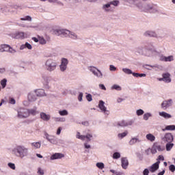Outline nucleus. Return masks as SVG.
Instances as JSON below:
<instances>
[{
  "instance_id": "nucleus-48",
  "label": "nucleus",
  "mask_w": 175,
  "mask_h": 175,
  "mask_svg": "<svg viewBox=\"0 0 175 175\" xmlns=\"http://www.w3.org/2000/svg\"><path fill=\"white\" fill-rule=\"evenodd\" d=\"M151 47H152V50H157L155 49V46H154V42H149L145 46V49L146 48V49H151Z\"/></svg>"
},
{
  "instance_id": "nucleus-21",
  "label": "nucleus",
  "mask_w": 175,
  "mask_h": 175,
  "mask_svg": "<svg viewBox=\"0 0 175 175\" xmlns=\"http://www.w3.org/2000/svg\"><path fill=\"white\" fill-rule=\"evenodd\" d=\"M65 155L62 153H55L52 154L50 157L51 161H55V159H62Z\"/></svg>"
},
{
  "instance_id": "nucleus-52",
  "label": "nucleus",
  "mask_w": 175,
  "mask_h": 175,
  "mask_svg": "<svg viewBox=\"0 0 175 175\" xmlns=\"http://www.w3.org/2000/svg\"><path fill=\"white\" fill-rule=\"evenodd\" d=\"M37 174L44 175V170L40 167H38L37 169Z\"/></svg>"
},
{
  "instance_id": "nucleus-31",
  "label": "nucleus",
  "mask_w": 175,
  "mask_h": 175,
  "mask_svg": "<svg viewBox=\"0 0 175 175\" xmlns=\"http://www.w3.org/2000/svg\"><path fill=\"white\" fill-rule=\"evenodd\" d=\"M5 53H10V54H16L17 53V51L16 49H13V47L10 46V45L7 44Z\"/></svg>"
},
{
  "instance_id": "nucleus-49",
  "label": "nucleus",
  "mask_w": 175,
  "mask_h": 175,
  "mask_svg": "<svg viewBox=\"0 0 175 175\" xmlns=\"http://www.w3.org/2000/svg\"><path fill=\"white\" fill-rule=\"evenodd\" d=\"M112 158H113V159H120V158H121V153H120L118 152H114Z\"/></svg>"
},
{
  "instance_id": "nucleus-25",
  "label": "nucleus",
  "mask_w": 175,
  "mask_h": 175,
  "mask_svg": "<svg viewBox=\"0 0 175 175\" xmlns=\"http://www.w3.org/2000/svg\"><path fill=\"white\" fill-rule=\"evenodd\" d=\"M111 5H110V3H107L106 4L103 5L102 6V10H103V12H105V13H109L110 12H111Z\"/></svg>"
},
{
  "instance_id": "nucleus-17",
  "label": "nucleus",
  "mask_w": 175,
  "mask_h": 175,
  "mask_svg": "<svg viewBox=\"0 0 175 175\" xmlns=\"http://www.w3.org/2000/svg\"><path fill=\"white\" fill-rule=\"evenodd\" d=\"M154 53H158L157 50L152 49V48L146 49H144V55L145 57H152L154 54Z\"/></svg>"
},
{
  "instance_id": "nucleus-43",
  "label": "nucleus",
  "mask_w": 175,
  "mask_h": 175,
  "mask_svg": "<svg viewBox=\"0 0 175 175\" xmlns=\"http://www.w3.org/2000/svg\"><path fill=\"white\" fill-rule=\"evenodd\" d=\"M109 5L111 6H115L116 8H117V6H118V5H120V1L118 0H113L111 1H109Z\"/></svg>"
},
{
  "instance_id": "nucleus-47",
  "label": "nucleus",
  "mask_w": 175,
  "mask_h": 175,
  "mask_svg": "<svg viewBox=\"0 0 175 175\" xmlns=\"http://www.w3.org/2000/svg\"><path fill=\"white\" fill-rule=\"evenodd\" d=\"M133 76L134 77H146L147 76L145 73H137V72H134L133 73Z\"/></svg>"
},
{
  "instance_id": "nucleus-45",
  "label": "nucleus",
  "mask_w": 175,
  "mask_h": 175,
  "mask_svg": "<svg viewBox=\"0 0 175 175\" xmlns=\"http://www.w3.org/2000/svg\"><path fill=\"white\" fill-rule=\"evenodd\" d=\"M111 90H116V91H121L122 88H121L119 85L114 84L111 87Z\"/></svg>"
},
{
  "instance_id": "nucleus-57",
  "label": "nucleus",
  "mask_w": 175,
  "mask_h": 175,
  "mask_svg": "<svg viewBox=\"0 0 175 175\" xmlns=\"http://www.w3.org/2000/svg\"><path fill=\"white\" fill-rule=\"evenodd\" d=\"M96 165L100 170H102V169H105V164L103 163H96Z\"/></svg>"
},
{
  "instance_id": "nucleus-4",
  "label": "nucleus",
  "mask_w": 175,
  "mask_h": 175,
  "mask_svg": "<svg viewBox=\"0 0 175 175\" xmlns=\"http://www.w3.org/2000/svg\"><path fill=\"white\" fill-rule=\"evenodd\" d=\"M57 66H58V64L53 59H48L45 62V69L48 72H54L57 69Z\"/></svg>"
},
{
  "instance_id": "nucleus-41",
  "label": "nucleus",
  "mask_w": 175,
  "mask_h": 175,
  "mask_svg": "<svg viewBox=\"0 0 175 175\" xmlns=\"http://www.w3.org/2000/svg\"><path fill=\"white\" fill-rule=\"evenodd\" d=\"M122 70L124 72V73H125V75H133V73H135L132 71V70L126 68H122Z\"/></svg>"
},
{
  "instance_id": "nucleus-51",
  "label": "nucleus",
  "mask_w": 175,
  "mask_h": 175,
  "mask_svg": "<svg viewBox=\"0 0 175 175\" xmlns=\"http://www.w3.org/2000/svg\"><path fill=\"white\" fill-rule=\"evenodd\" d=\"M59 116H68V114H69V112H68V110L64 109V110L59 111Z\"/></svg>"
},
{
  "instance_id": "nucleus-22",
  "label": "nucleus",
  "mask_w": 175,
  "mask_h": 175,
  "mask_svg": "<svg viewBox=\"0 0 175 175\" xmlns=\"http://www.w3.org/2000/svg\"><path fill=\"white\" fill-rule=\"evenodd\" d=\"M85 132V139H86L87 142H91L94 139V134L90 130H86Z\"/></svg>"
},
{
  "instance_id": "nucleus-29",
  "label": "nucleus",
  "mask_w": 175,
  "mask_h": 175,
  "mask_svg": "<svg viewBox=\"0 0 175 175\" xmlns=\"http://www.w3.org/2000/svg\"><path fill=\"white\" fill-rule=\"evenodd\" d=\"M145 36H149L150 38H157V33L154 31H147L144 33Z\"/></svg>"
},
{
  "instance_id": "nucleus-53",
  "label": "nucleus",
  "mask_w": 175,
  "mask_h": 175,
  "mask_svg": "<svg viewBox=\"0 0 175 175\" xmlns=\"http://www.w3.org/2000/svg\"><path fill=\"white\" fill-rule=\"evenodd\" d=\"M21 21H32V17L30 16H26L21 18Z\"/></svg>"
},
{
  "instance_id": "nucleus-26",
  "label": "nucleus",
  "mask_w": 175,
  "mask_h": 175,
  "mask_svg": "<svg viewBox=\"0 0 175 175\" xmlns=\"http://www.w3.org/2000/svg\"><path fill=\"white\" fill-rule=\"evenodd\" d=\"M34 91L37 96H40V98L46 96V92H44V90L43 89L34 90Z\"/></svg>"
},
{
  "instance_id": "nucleus-34",
  "label": "nucleus",
  "mask_w": 175,
  "mask_h": 175,
  "mask_svg": "<svg viewBox=\"0 0 175 175\" xmlns=\"http://www.w3.org/2000/svg\"><path fill=\"white\" fill-rule=\"evenodd\" d=\"M146 138L148 140V142H154L155 140V135L152 133H148L146 135Z\"/></svg>"
},
{
  "instance_id": "nucleus-58",
  "label": "nucleus",
  "mask_w": 175,
  "mask_h": 175,
  "mask_svg": "<svg viewBox=\"0 0 175 175\" xmlns=\"http://www.w3.org/2000/svg\"><path fill=\"white\" fill-rule=\"evenodd\" d=\"M8 167H10V169H12V170H16V165L14 163H8Z\"/></svg>"
},
{
  "instance_id": "nucleus-20",
  "label": "nucleus",
  "mask_w": 175,
  "mask_h": 175,
  "mask_svg": "<svg viewBox=\"0 0 175 175\" xmlns=\"http://www.w3.org/2000/svg\"><path fill=\"white\" fill-rule=\"evenodd\" d=\"M40 118L46 122H47L49 120H51V116L49 113H46L45 112L40 113Z\"/></svg>"
},
{
  "instance_id": "nucleus-6",
  "label": "nucleus",
  "mask_w": 175,
  "mask_h": 175,
  "mask_svg": "<svg viewBox=\"0 0 175 175\" xmlns=\"http://www.w3.org/2000/svg\"><path fill=\"white\" fill-rule=\"evenodd\" d=\"M98 109H100V112L103 113L105 117L110 116V111L105 106V102L102 100L99 101Z\"/></svg>"
},
{
  "instance_id": "nucleus-39",
  "label": "nucleus",
  "mask_w": 175,
  "mask_h": 175,
  "mask_svg": "<svg viewBox=\"0 0 175 175\" xmlns=\"http://www.w3.org/2000/svg\"><path fill=\"white\" fill-rule=\"evenodd\" d=\"M136 53H138V54H140L141 55H144V48L142 46H139L136 48Z\"/></svg>"
},
{
  "instance_id": "nucleus-10",
  "label": "nucleus",
  "mask_w": 175,
  "mask_h": 175,
  "mask_svg": "<svg viewBox=\"0 0 175 175\" xmlns=\"http://www.w3.org/2000/svg\"><path fill=\"white\" fill-rule=\"evenodd\" d=\"M68 64H69V60H68V59L65 57H62L61 59V62L59 65L60 71H62V72H66V69H68Z\"/></svg>"
},
{
  "instance_id": "nucleus-9",
  "label": "nucleus",
  "mask_w": 175,
  "mask_h": 175,
  "mask_svg": "<svg viewBox=\"0 0 175 175\" xmlns=\"http://www.w3.org/2000/svg\"><path fill=\"white\" fill-rule=\"evenodd\" d=\"M70 31H69L66 29H56L54 30V33L55 35H57V36H59V35H62V36H64V38L69 37Z\"/></svg>"
},
{
  "instance_id": "nucleus-32",
  "label": "nucleus",
  "mask_w": 175,
  "mask_h": 175,
  "mask_svg": "<svg viewBox=\"0 0 175 175\" xmlns=\"http://www.w3.org/2000/svg\"><path fill=\"white\" fill-rule=\"evenodd\" d=\"M151 117H152V113H151L150 112H146L143 115V120L144 121H148V120H150Z\"/></svg>"
},
{
  "instance_id": "nucleus-33",
  "label": "nucleus",
  "mask_w": 175,
  "mask_h": 175,
  "mask_svg": "<svg viewBox=\"0 0 175 175\" xmlns=\"http://www.w3.org/2000/svg\"><path fill=\"white\" fill-rule=\"evenodd\" d=\"M53 120L55 122H65L66 121V119L62 117H53Z\"/></svg>"
},
{
  "instance_id": "nucleus-35",
  "label": "nucleus",
  "mask_w": 175,
  "mask_h": 175,
  "mask_svg": "<svg viewBox=\"0 0 175 175\" xmlns=\"http://www.w3.org/2000/svg\"><path fill=\"white\" fill-rule=\"evenodd\" d=\"M165 131H175V125L174 124H170L165 126V129H163V131L165 132Z\"/></svg>"
},
{
  "instance_id": "nucleus-14",
  "label": "nucleus",
  "mask_w": 175,
  "mask_h": 175,
  "mask_svg": "<svg viewBox=\"0 0 175 175\" xmlns=\"http://www.w3.org/2000/svg\"><path fill=\"white\" fill-rule=\"evenodd\" d=\"M162 140L164 142V143H172L173 140H174V137L172 133H167L162 138Z\"/></svg>"
},
{
  "instance_id": "nucleus-11",
  "label": "nucleus",
  "mask_w": 175,
  "mask_h": 175,
  "mask_svg": "<svg viewBox=\"0 0 175 175\" xmlns=\"http://www.w3.org/2000/svg\"><path fill=\"white\" fill-rule=\"evenodd\" d=\"M159 58L161 62H172L174 61V55L165 56L163 54H160Z\"/></svg>"
},
{
  "instance_id": "nucleus-62",
  "label": "nucleus",
  "mask_w": 175,
  "mask_h": 175,
  "mask_svg": "<svg viewBox=\"0 0 175 175\" xmlns=\"http://www.w3.org/2000/svg\"><path fill=\"white\" fill-rule=\"evenodd\" d=\"M86 99L88 102H92V95H91V94H88L86 96Z\"/></svg>"
},
{
  "instance_id": "nucleus-19",
  "label": "nucleus",
  "mask_w": 175,
  "mask_h": 175,
  "mask_svg": "<svg viewBox=\"0 0 175 175\" xmlns=\"http://www.w3.org/2000/svg\"><path fill=\"white\" fill-rule=\"evenodd\" d=\"M144 68L147 69V70H152V69H162V66L154 64V65H150V64H145L144 65Z\"/></svg>"
},
{
  "instance_id": "nucleus-46",
  "label": "nucleus",
  "mask_w": 175,
  "mask_h": 175,
  "mask_svg": "<svg viewBox=\"0 0 175 175\" xmlns=\"http://www.w3.org/2000/svg\"><path fill=\"white\" fill-rule=\"evenodd\" d=\"M127 135H128V131H124L123 133L118 134V137L121 139H124V137H125Z\"/></svg>"
},
{
  "instance_id": "nucleus-55",
  "label": "nucleus",
  "mask_w": 175,
  "mask_h": 175,
  "mask_svg": "<svg viewBox=\"0 0 175 175\" xmlns=\"http://www.w3.org/2000/svg\"><path fill=\"white\" fill-rule=\"evenodd\" d=\"M157 151H159V152H161V151H164L165 150V147L161 146V145H157V146H154Z\"/></svg>"
},
{
  "instance_id": "nucleus-59",
  "label": "nucleus",
  "mask_w": 175,
  "mask_h": 175,
  "mask_svg": "<svg viewBox=\"0 0 175 175\" xmlns=\"http://www.w3.org/2000/svg\"><path fill=\"white\" fill-rule=\"evenodd\" d=\"M39 43L40 44H46L47 43V41L43 37H40L39 38Z\"/></svg>"
},
{
  "instance_id": "nucleus-13",
  "label": "nucleus",
  "mask_w": 175,
  "mask_h": 175,
  "mask_svg": "<svg viewBox=\"0 0 175 175\" xmlns=\"http://www.w3.org/2000/svg\"><path fill=\"white\" fill-rule=\"evenodd\" d=\"M10 36L13 39H25L27 38L25 33L23 31H16L15 33H11Z\"/></svg>"
},
{
  "instance_id": "nucleus-7",
  "label": "nucleus",
  "mask_w": 175,
  "mask_h": 175,
  "mask_svg": "<svg viewBox=\"0 0 175 175\" xmlns=\"http://www.w3.org/2000/svg\"><path fill=\"white\" fill-rule=\"evenodd\" d=\"M88 70L90 72H92V73L96 77H98V79L103 78V73H102V71H100V70L98 69L96 67L90 66L88 68Z\"/></svg>"
},
{
  "instance_id": "nucleus-5",
  "label": "nucleus",
  "mask_w": 175,
  "mask_h": 175,
  "mask_svg": "<svg viewBox=\"0 0 175 175\" xmlns=\"http://www.w3.org/2000/svg\"><path fill=\"white\" fill-rule=\"evenodd\" d=\"M16 112V118L20 120H24V118H28V109L24 107H18L15 109Z\"/></svg>"
},
{
  "instance_id": "nucleus-56",
  "label": "nucleus",
  "mask_w": 175,
  "mask_h": 175,
  "mask_svg": "<svg viewBox=\"0 0 175 175\" xmlns=\"http://www.w3.org/2000/svg\"><path fill=\"white\" fill-rule=\"evenodd\" d=\"M124 2H126L127 3H129L130 5H138L139 3H136V1H135V0H123Z\"/></svg>"
},
{
  "instance_id": "nucleus-12",
  "label": "nucleus",
  "mask_w": 175,
  "mask_h": 175,
  "mask_svg": "<svg viewBox=\"0 0 175 175\" xmlns=\"http://www.w3.org/2000/svg\"><path fill=\"white\" fill-rule=\"evenodd\" d=\"M170 73L165 72L162 74V78H158L159 81H164V83H172V78H170Z\"/></svg>"
},
{
  "instance_id": "nucleus-63",
  "label": "nucleus",
  "mask_w": 175,
  "mask_h": 175,
  "mask_svg": "<svg viewBox=\"0 0 175 175\" xmlns=\"http://www.w3.org/2000/svg\"><path fill=\"white\" fill-rule=\"evenodd\" d=\"M9 103H10V105H16V100L13 98H10Z\"/></svg>"
},
{
  "instance_id": "nucleus-18",
  "label": "nucleus",
  "mask_w": 175,
  "mask_h": 175,
  "mask_svg": "<svg viewBox=\"0 0 175 175\" xmlns=\"http://www.w3.org/2000/svg\"><path fill=\"white\" fill-rule=\"evenodd\" d=\"M161 163L160 161H157L153 163L150 167H149V172L151 173H155L158 169H159V164Z\"/></svg>"
},
{
  "instance_id": "nucleus-36",
  "label": "nucleus",
  "mask_w": 175,
  "mask_h": 175,
  "mask_svg": "<svg viewBox=\"0 0 175 175\" xmlns=\"http://www.w3.org/2000/svg\"><path fill=\"white\" fill-rule=\"evenodd\" d=\"M68 38H70V39H73L74 40H77V39H79V37L77 36V34L73 31L69 32Z\"/></svg>"
},
{
  "instance_id": "nucleus-24",
  "label": "nucleus",
  "mask_w": 175,
  "mask_h": 175,
  "mask_svg": "<svg viewBox=\"0 0 175 175\" xmlns=\"http://www.w3.org/2000/svg\"><path fill=\"white\" fill-rule=\"evenodd\" d=\"M121 165L122 169H128V165H129V162L128 161V159L126 157H122L121 159Z\"/></svg>"
},
{
  "instance_id": "nucleus-1",
  "label": "nucleus",
  "mask_w": 175,
  "mask_h": 175,
  "mask_svg": "<svg viewBox=\"0 0 175 175\" xmlns=\"http://www.w3.org/2000/svg\"><path fill=\"white\" fill-rule=\"evenodd\" d=\"M10 152L14 157L24 159L29 155V149L24 145H16L11 149Z\"/></svg>"
},
{
  "instance_id": "nucleus-16",
  "label": "nucleus",
  "mask_w": 175,
  "mask_h": 175,
  "mask_svg": "<svg viewBox=\"0 0 175 175\" xmlns=\"http://www.w3.org/2000/svg\"><path fill=\"white\" fill-rule=\"evenodd\" d=\"M27 99L29 102H36L38 100V96L36 95V92L35 90L31 91L27 94Z\"/></svg>"
},
{
  "instance_id": "nucleus-27",
  "label": "nucleus",
  "mask_w": 175,
  "mask_h": 175,
  "mask_svg": "<svg viewBox=\"0 0 175 175\" xmlns=\"http://www.w3.org/2000/svg\"><path fill=\"white\" fill-rule=\"evenodd\" d=\"M36 114H39L38 111V108L36 107H33V109H28V117L29 116H36Z\"/></svg>"
},
{
  "instance_id": "nucleus-40",
  "label": "nucleus",
  "mask_w": 175,
  "mask_h": 175,
  "mask_svg": "<svg viewBox=\"0 0 175 175\" xmlns=\"http://www.w3.org/2000/svg\"><path fill=\"white\" fill-rule=\"evenodd\" d=\"M76 137L77 139H79V140H82L83 142L85 140V135H81L80 132L77 133Z\"/></svg>"
},
{
  "instance_id": "nucleus-30",
  "label": "nucleus",
  "mask_w": 175,
  "mask_h": 175,
  "mask_svg": "<svg viewBox=\"0 0 175 175\" xmlns=\"http://www.w3.org/2000/svg\"><path fill=\"white\" fill-rule=\"evenodd\" d=\"M31 146L32 148H33L34 150H38L40 148V147H42V142H33L31 144Z\"/></svg>"
},
{
  "instance_id": "nucleus-54",
  "label": "nucleus",
  "mask_w": 175,
  "mask_h": 175,
  "mask_svg": "<svg viewBox=\"0 0 175 175\" xmlns=\"http://www.w3.org/2000/svg\"><path fill=\"white\" fill-rule=\"evenodd\" d=\"M8 83V79H3L1 81L0 83L1 85L2 86V88H5L6 87V84Z\"/></svg>"
},
{
  "instance_id": "nucleus-42",
  "label": "nucleus",
  "mask_w": 175,
  "mask_h": 175,
  "mask_svg": "<svg viewBox=\"0 0 175 175\" xmlns=\"http://www.w3.org/2000/svg\"><path fill=\"white\" fill-rule=\"evenodd\" d=\"M49 2L50 3H56L57 5H59V6H64V3L59 0H49Z\"/></svg>"
},
{
  "instance_id": "nucleus-50",
  "label": "nucleus",
  "mask_w": 175,
  "mask_h": 175,
  "mask_svg": "<svg viewBox=\"0 0 175 175\" xmlns=\"http://www.w3.org/2000/svg\"><path fill=\"white\" fill-rule=\"evenodd\" d=\"M144 115V110L142 109L136 110V116H137L138 117H140Z\"/></svg>"
},
{
  "instance_id": "nucleus-23",
  "label": "nucleus",
  "mask_w": 175,
  "mask_h": 175,
  "mask_svg": "<svg viewBox=\"0 0 175 175\" xmlns=\"http://www.w3.org/2000/svg\"><path fill=\"white\" fill-rule=\"evenodd\" d=\"M142 139H139L137 137H132L130 141L129 142V146H135L137 143H141Z\"/></svg>"
},
{
  "instance_id": "nucleus-15",
  "label": "nucleus",
  "mask_w": 175,
  "mask_h": 175,
  "mask_svg": "<svg viewBox=\"0 0 175 175\" xmlns=\"http://www.w3.org/2000/svg\"><path fill=\"white\" fill-rule=\"evenodd\" d=\"M131 125H133V121L132 120H121L118 122V126H122V128L125 126H131Z\"/></svg>"
},
{
  "instance_id": "nucleus-28",
  "label": "nucleus",
  "mask_w": 175,
  "mask_h": 175,
  "mask_svg": "<svg viewBox=\"0 0 175 175\" xmlns=\"http://www.w3.org/2000/svg\"><path fill=\"white\" fill-rule=\"evenodd\" d=\"M159 116H160V117H162L163 118H165V120H169L172 118V116L165 111L159 112Z\"/></svg>"
},
{
  "instance_id": "nucleus-60",
  "label": "nucleus",
  "mask_w": 175,
  "mask_h": 175,
  "mask_svg": "<svg viewBox=\"0 0 175 175\" xmlns=\"http://www.w3.org/2000/svg\"><path fill=\"white\" fill-rule=\"evenodd\" d=\"M109 70L111 72H116V70H117V67L114 66V65L113 64H111L109 66Z\"/></svg>"
},
{
  "instance_id": "nucleus-61",
  "label": "nucleus",
  "mask_w": 175,
  "mask_h": 175,
  "mask_svg": "<svg viewBox=\"0 0 175 175\" xmlns=\"http://www.w3.org/2000/svg\"><path fill=\"white\" fill-rule=\"evenodd\" d=\"M83 92H79V96H78L79 102H83Z\"/></svg>"
},
{
  "instance_id": "nucleus-37",
  "label": "nucleus",
  "mask_w": 175,
  "mask_h": 175,
  "mask_svg": "<svg viewBox=\"0 0 175 175\" xmlns=\"http://www.w3.org/2000/svg\"><path fill=\"white\" fill-rule=\"evenodd\" d=\"M10 12V9L8 7L0 8V13H3V14H8Z\"/></svg>"
},
{
  "instance_id": "nucleus-2",
  "label": "nucleus",
  "mask_w": 175,
  "mask_h": 175,
  "mask_svg": "<svg viewBox=\"0 0 175 175\" xmlns=\"http://www.w3.org/2000/svg\"><path fill=\"white\" fill-rule=\"evenodd\" d=\"M44 139H46L51 144H55V146L64 144V139H58L55 136L49 134L47 131H44Z\"/></svg>"
},
{
  "instance_id": "nucleus-38",
  "label": "nucleus",
  "mask_w": 175,
  "mask_h": 175,
  "mask_svg": "<svg viewBox=\"0 0 175 175\" xmlns=\"http://www.w3.org/2000/svg\"><path fill=\"white\" fill-rule=\"evenodd\" d=\"M173 147H174V144L172 142H167L165 145L166 151H171Z\"/></svg>"
},
{
  "instance_id": "nucleus-64",
  "label": "nucleus",
  "mask_w": 175,
  "mask_h": 175,
  "mask_svg": "<svg viewBox=\"0 0 175 175\" xmlns=\"http://www.w3.org/2000/svg\"><path fill=\"white\" fill-rule=\"evenodd\" d=\"M169 170H170V172H174V171H175V166H174V165H170Z\"/></svg>"
},
{
  "instance_id": "nucleus-3",
  "label": "nucleus",
  "mask_w": 175,
  "mask_h": 175,
  "mask_svg": "<svg viewBox=\"0 0 175 175\" xmlns=\"http://www.w3.org/2000/svg\"><path fill=\"white\" fill-rule=\"evenodd\" d=\"M136 6L142 12H149L150 13H157V12H158L157 7L152 5L138 3V4H136Z\"/></svg>"
},
{
  "instance_id": "nucleus-8",
  "label": "nucleus",
  "mask_w": 175,
  "mask_h": 175,
  "mask_svg": "<svg viewBox=\"0 0 175 175\" xmlns=\"http://www.w3.org/2000/svg\"><path fill=\"white\" fill-rule=\"evenodd\" d=\"M173 106V99L170 98L165 100H163L161 104V107L163 110H167Z\"/></svg>"
},
{
  "instance_id": "nucleus-44",
  "label": "nucleus",
  "mask_w": 175,
  "mask_h": 175,
  "mask_svg": "<svg viewBox=\"0 0 175 175\" xmlns=\"http://www.w3.org/2000/svg\"><path fill=\"white\" fill-rule=\"evenodd\" d=\"M8 47V44H1L0 45V53H6L8 51L6 49Z\"/></svg>"
}]
</instances>
